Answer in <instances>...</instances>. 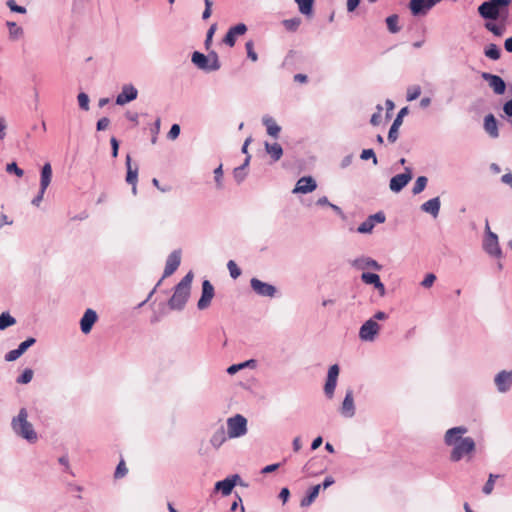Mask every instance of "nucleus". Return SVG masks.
<instances>
[{"mask_svg": "<svg viewBox=\"0 0 512 512\" xmlns=\"http://www.w3.org/2000/svg\"><path fill=\"white\" fill-rule=\"evenodd\" d=\"M265 150L271 156L273 161H278L283 155V149L278 143L270 144L265 142Z\"/></svg>", "mask_w": 512, "mask_h": 512, "instance_id": "nucleus-31", "label": "nucleus"}, {"mask_svg": "<svg viewBox=\"0 0 512 512\" xmlns=\"http://www.w3.org/2000/svg\"><path fill=\"white\" fill-rule=\"evenodd\" d=\"M79 107L84 110H89V97L86 93L81 92L77 96Z\"/></svg>", "mask_w": 512, "mask_h": 512, "instance_id": "nucleus-49", "label": "nucleus"}, {"mask_svg": "<svg viewBox=\"0 0 512 512\" xmlns=\"http://www.w3.org/2000/svg\"><path fill=\"white\" fill-rule=\"evenodd\" d=\"M360 158L362 160H368V159H372L373 160V164L376 165L378 162H377V157L375 155V152L373 149H364L360 155Z\"/></svg>", "mask_w": 512, "mask_h": 512, "instance_id": "nucleus-56", "label": "nucleus"}, {"mask_svg": "<svg viewBox=\"0 0 512 512\" xmlns=\"http://www.w3.org/2000/svg\"><path fill=\"white\" fill-rule=\"evenodd\" d=\"M138 96V90L132 84L123 85L121 92L116 97V104L123 106Z\"/></svg>", "mask_w": 512, "mask_h": 512, "instance_id": "nucleus-16", "label": "nucleus"}, {"mask_svg": "<svg viewBox=\"0 0 512 512\" xmlns=\"http://www.w3.org/2000/svg\"><path fill=\"white\" fill-rule=\"evenodd\" d=\"M494 383L498 392L506 393L512 387V370H502L496 374L494 378Z\"/></svg>", "mask_w": 512, "mask_h": 512, "instance_id": "nucleus-14", "label": "nucleus"}, {"mask_svg": "<svg viewBox=\"0 0 512 512\" xmlns=\"http://www.w3.org/2000/svg\"><path fill=\"white\" fill-rule=\"evenodd\" d=\"M180 131H181V128L178 124H173L169 130V132L167 133V138L169 140H175L178 138L179 134H180Z\"/></svg>", "mask_w": 512, "mask_h": 512, "instance_id": "nucleus-59", "label": "nucleus"}, {"mask_svg": "<svg viewBox=\"0 0 512 512\" xmlns=\"http://www.w3.org/2000/svg\"><path fill=\"white\" fill-rule=\"evenodd\" d=\"M379 331L380 325L374 319H369L360 327L359 337L363 341H373Z\"/></svg>", "mask_w": 512, "mask_h": 512, "instance_id": "nucleus-9", "label": "nucleus"}, {"mask_svg": "<svg viewBox=\"0 0 512 512\" xmlns=\"http://www.w3.org/2000/svg\"><path fill=\"white\" fill-rule=\"evenodd\" d=\"M436 280V276L435 274L433 273H428L425 278L423 279V281L421 282V285L424 287V288H430L434 282Z\"/></svg>", "mask_w": 512, "mask_h": 512, "instance_id": "nucleus-61", "label": "nucleus"}, {"mask_svg": "<svg viewBox=\"0 0 512 512\" xmlns=\"http://www.w3.org/2000/svg\"><path fill=\"white\" fill-rule=\"evenodd\" d=\"M215 31H216V24H212L207 31L206 39L204 42L206 50H208L212 44V38H213Z\"/></svg>", "mask_w": 512, "mask_h": 512, "instance_id": "nucleus-57", "label": "nucleus"}, {"mask_svg": "<svg viewBox=\"0 0 512 512\" xmlns=\"http://www.w3.org/2000/svg\"><path fill=\"white\" fill-rule=\"evenodd\" d=\"M52 178V168L50 163H45L41 169L40 187L42 192H45L50 185Z\"/></svg>", "mask_w": 512, "mask_h": 512, "instance_id": "nucleus-29", "label": "nucleus"}, {"mask_svg": "<svg viewBox=\"0 0 512 512\" xmlns=\"http://www.w3.org/2000/svg\"><path fill=\"white\" fill-rule=\"evenodd\" d=\"M361 280L365 284L374 286L380 280V276L376 273L363 272L361 274Z\"/></svg>", "mask_w": 512, "mask_h": 512, "instance_id": "nucleus-40", "label": "nucleus"}, {"mask_svg": "<svg viewBox=\"0 0 512 512\" xmlns=\"http://www.w3.org/2000/svg\"><path fill=\"white\" fill-rule=\"evenodd\" d=\"M351 265L357 270L373 269L380 271L382 269V265H380L376 260L366 256L354 259L351 262Z\"/></svg>", "mask_w": 512, "mask_h": 512, "instance_id": "nucleus-21", "label": "nucleus"}, {"mask_svg": "<svg viewBox=\"0 0 512 512\" xmlns=\"http://www.w3.org/2000/svg\"><path fill=\"white\" fill-rule=\"evenodd\" d=\"M262 123L266 126L267 133L270 136L278 138L279 133L281 131V127L276 123V121L272 117L265 115L262 118Z\"/></svg>", "mask_w": 512, "mask_h": 512, "instance_id": "nucleus-28", "label": "nucleus"}, {"mask_svg": "<svg viewBox=\"0 0 512 512\" xmlns=\"http://www.w3.org/2000/svg\"><path fill=\"white\" fill-rule=\"evenodd\" d=\"M243 485L241 477L238 474H233L231 476L226 477L225 479L218 481L215 483L214 491L220 492L223 496H228L231 494L233 488L237 485Z\"/></svg>", "mask_w": 512, "mask_h": 512, "instance_id": "nucleus-6", "label": "nucleus"}, {"mask_svg": "<svg viewBox=\"0 0 512 512\" xmlns=\"http://www.w3.org/2000/svg\"><path fill=\"white\" fill-rule=\"evenodd\" d=\"M339 366L334 364L329 367L326 383L324 386V393L327 398L331 399L334 395V391L337 385V379L339 375Z\"/></svg>", "mask_w": 512, "mask_h": 512, "instance_id": "nucleus-13", "label": "nucleus"}, {"mask_svg": "<svg viewBox=\"0 0 512 512\" xmlns=\"http://www.w3.org/2000/svg\"><path fill=\"white\" fill-rule=\"evenodd\" d=\"M7 6L9 7V9L12 12H16V13H20V14H25L26 13V8L24 6L17 5L14 0H8L7 1Z\"/></svg>", "mask_w": 512, "mask_h": 512, "instance_id": "nucleus-58", "label": "nucleus"}, {"mask_svg": "<svg viewBox=\"0 0 512 512\" xmlns=\"http://www.w3.org/2000/svg\"><path fill=\"white\" fill-rule=\"evenodd\" d=\"M255 363V360H248V361H245L243 363H239V364H233L231 366L228 367L227 369V372L230 374V375H233L235 374L236 372H238L239 370L245 368V367H249L251 366L252 364Z\"/></svg>", "mask_w": 512, "mask_h": 512, "instance_id": "nucleus-43", "label": "nucleus"}, {"mask_svg": "<svg viewBox=\"0 0 512 512\" xmlns=\"http://www.w3.org/2000/svg\"><path fill=\"white\" fill-rule=\"evenodd\" d=\"M11 427L13 432L29 443H35L38 439V435L33 428V425L28 421V412L26 408H21L18 415L13 417L11 421Z\"/></svg>", "mask_w": 512, "mask_h": 512, "instance_id": "nucleus-3", "label": "nucleus"}, {"mask_svg": "<svg viewBox=\"0 0 512 512\" xmlns=\"http://www.w3.org/2000/svg\"><path fill=\"white\" fill-rule=\"evenodd\" d=\"M485 238L483 241V248L489 255L493 257H501L502 256V250L499 246L498 242V236L490 230L489 222L486 220L485 225Z\"/></svg>", "mask_w": 512, "mask_h": 512, "instance_id": "nucleus-5", "label": "nucleus"}, {"mask_svg": "<svg viewBox=\"0 0 512 512\" xmlns=\"http://www.w3.org/2000/svg\"><path fill=\"white\" fill-rule=\"evenodd\" d=\"M428 179L425 176H419L412 188V193L414 195L420 194L427 186Z\"/></svg>", "mask_w": 512, "mask_h": 512, "instance_id": "nucleus-39", "label": "nucleus"}, {"mask_svg": "<svg viewBox=\"0 0 512 512\" xmlns=\"http://www.w3.org/2000/svg\"><path fill=\"white\" fill-rule=\"evenodd\" d=\"M412 177V169L410 167H406L403 173L397 174L390 179V190L394 193H399L412 180Z\"/></svg>", "mask_w": 512, "mask_h": 512, "instance_id": "nucleus-7", "label": "nucleus"}, {"mask_svg": "<svg viewBox=\"0 0 512 512\" xmlns=\"http://www.w3.org/2000/svg\"><path fill=\"white\" fill-rule=\"evenodd\" d=\"M320 489H321V485H315V486L311 487L308 490L307 495L302 498V500L300 502V506L301 507L310 506L315 501L317 496L319 495Z\"/></svg>", "mask_w": 512, "mask_h": 512, "instance_id": "nucleus-30", "label": "nucleus"}, {"mask_svg": "<svg viewBox=\"0 0 512 512\" xmlns=\"http://www.w3.org/2000/svg\"><path fill=\"white\" fill-rule=\"evenodd\" d=\"M181 263V251L180 250H174L170 255L168 256L166 260V265L164 269V273L162 276V280L166 277L171 276L180 266Z\"/></svg>", "mask_w": 512, "mask_h": 512, "instance_id": "nucleus-19", "label": "nucleus"}, {"mask_svg": "<svg viewBox=\"0 0 512 512\" xmlns=\"http://www.w3.org/2000/svg\"><path fill=\"white\" fill-rule=\"evenodd\" d=\"M381 112H382V106L377 105V112H375L370 119V123L373 126H378L381 122Z\"/></svg>", "mask_w": 512, "mask_h": 512, "instance_id": "nucleus-60", "label": "nucleus"}, {"mask_svg": "<svg viewBox=\"0 0 512 512\" xmlns=\"http://www.w3.org/2000/svg\"><path fill=\"white\" fill-rule=\"evenodd\" d=\"M127 472H128V469L125 465V462H124V460H121L116 467L114 477L116 479L123 478L127 474Z\"/></svg>", "mask_w": 512, "mask_h": 512, "instance_id": "nucleus-51", "label": "nucleus"}, {"mask_svg": "<svg viewBox=\"0 0 512 512\" xmlns=\"http://www.w3.org/2000/svg\"><path fill=\"white\" fill-rule=\"evenodd\" d=\"M440 1L441 0H410L409 9L414 16L425 15Z\"/></svg>", "mask_w": 512, "mask_h": 512, "instance_id": "nucleus-10", "label": "nucleus"}, {"mask_svg": "<svg viewBox=\"0 0 512 512\" xmlns=\"http://www.w3.org/2000/svg\"><path fill=\"white\" fill-rule=\"evenodd\" d=\"M317 188V183L315 181V179L311 176H304V177H301L294 189L292 190V193L293 194H307V193H310V192H313L315 189Z\"/></svg>", "mask_w": 512, "mask_h": 512, "instance_id": "nucleus-17", "label": "nucleus"}, {"mask_svg": "<svg viewBox=\"0 0 512 512\" xmlns=\"http://www.w3.org/2000/svg\"><path fill=\"white\" fill-rule=\"evenodd\" d=\"M160 125H161V120H160V118H157L156 121L154 122L153 127L151 128V132L153 134V137L151 139L152 144H155L157 141V135L160 131Z\"/></svg>", "mask_w": 512, "mask_h": 512, "instance_id": "nucleus-62", "label": "nucleus"}, {"mask_svg": "<svg viewBox=\"0 0 512 512\" xmlns=\"http://www.w3.org/2000/svg\"><path fill=\"white\" fill-rule=\"evenodd\" d=\"M246 32L247 26L244 23H238L237 25L229 28L223 38V43L229 47H233L236 43L237 37L244 35Z\"/></svg>", "mask_w": 512, "mask_h": 512, "instance_id": "nucleus-18", "label": "nucleus"}, {"mask_svg": "<svg viewBox=\"0 0 512 512\" xmlns=\"http://www.w3.org/2000/svg\"><path fill=\"white\" fill-rule=\"evenodd\" d=\"M35 343L36 339L34 337H29L25 341L21 342L16 349L23 355Z\"/></svg>", "mask_w": 512, "mask_h": 512, "instance_id": "nucleus-47", "label": "nucleus"}, {"mask_svg": "<svg viewBox=\"0 0 512 512\" xmlns=\"http://www.w3.org/2000/svg\"><path fill=\"white\" fill-rule=\"evenodd\" d=\"M485 28L498 37L502 36L504 33V26H499L491 22H487Z\"/></svg>", "mask_w": 512, "mask_h": 512, "instance_id": "nucleus-48", "label": "nucleus"}, {"mask_svg": "<svg viewBox=\"0 0 512 512\" xmlns=\"http://www.w3.org/2000/svg\"><path fill=\"white\" fill-rule=\"evenodd\" d=\"M399 17L397 14L390 15L386 18V24L389 32L395 34L400 31V26L398 25Z\"/></svg>", "mask_w": 512, "mask_h": 512, "instance_id": "nucleus-35", "label": "nucleus"}, {"mask_svg": "<svg viewBox=\"0 0 512 512\" xmlns=\"http://www.w3.org/2000/svg\"><path fill=\"white\" fill-rule=\"evenodd\" d=\"M245 48H246V51H247L248 58L251 59L253 62L257 61L258 60V55L254 51V43H253L252 40L246 42Z\"/></svg>", "mask_w": 512, "mask_h": 512, "instance_id": "nucleus-52", "label": "nucleus"}, {"mask_svg": "<svg viewBox=\"0 0 512 512\" xmlns=\"http://www.w3.org/2000/svg\"><path fill=\"white\" fill-rule=\"evenodd\" d=\"M233 176H234V179L236 180V182L238 184H240L241 182L244 181V179L246 178L247 176V173L245 170H243V167H236L234 170H233Z\"/></svg>", "mask_w": 512, "mask_h": 512, "instance_id": "nucleus-54", "label": "nucleus"}, {"mask_svg": "<svg viewBox=\"0 0 512 512\" xmlns=\"http://www.w3.org/2000/svg\"><path fill=\"white\" fill-rule=\"evenodd\" d=\"M441 202L439 197H434L421 205V210L436 218L439 215Z\"/></svg>", "mask_w": 512, "mask_h": 512, "instance_id": "nucleus-26", "label": "nucleus"}, {"mask_svg": "<svg viewBox=\"0 0 512 512\" xmlns=\"http://www.w3.org/2000/svg\"><path fill=\"white\" fill-rule=\"evenodd\" d=\"M214 181L216 184V188L218 190L223 189V168L222 164H220L217 168L214 169Z\"/></svg>", "mask_w": 512, "mask_h": 512, "instance_id": "nucleus-42", "label": "nucleus"}, {"mask_svg": "<svg viewBox=\"0 0 512 512\" xmlns=\"http://www.w3.org/2000/svg\"><path fill=\"white\" fill-rule=\"evenodd\" d=\"M207 56L209 57L212 69L215 71L219 70L221 68V63L219 61L218 54L215 51H211Z\"/></svg>", "mask_w": 512, "mask_h": 512, "instance_id": "nucleus-50", "label": "nucleus"}, {"mask_svg": "<svg viewBox=\"0 0 512 512\" xmlns=\"http://www.w3.org/2000/svg\"><path fill=\"white\" fill-rule=\"evenodd\" d=\"M498 478V475L490 474L487 482L483 486V493L489 495L492 493L494 489L495 479Z\"/></svg>", "mask_w": 512, "mask_h": 512, "instance_id": "nucleus-45", "label": "nucleus"}, {"mask_svg": "<svg viewBox=\"0 0 512 512\" xmlns=\"http://www.w3.org/2000/svg\"><path fill=\"white\" fill-rule=\"evenodd\" d=\"M110 124V120L109 118L107 117H102L100 118L98 121H97V124H96V129L98 131H103L105 130Z\"/></svg>", "mask_w": 512, "mask_h": 512, "instance_id": "nucleus-64", "label": "nucleus"}, {"mask_svg": "<svg viewBox=\"0 0 512 512\" xmlns=\"http://www.w3.org/2000/svg\"><path fill=\"white\" fill-rule=\"evenodd\" d=\"M282 24L287 31L295 32L301 24V18L294 17L291 19H285L282 21Z\"/></svg>", "mask_w": 512, "mask_h": 512, "instance_id": "nucleus-38", "label": "nucleus"}, {"mask_svg": "<svg viewBox=\"0 0 512 512\" xmlns=\"http://www.w3.org/2000/svg\"><path fill=\"white\" fill-rule=\"evenodd\" d=\"M299 8V12L305 16H312L314 0H294Z\"/></svg>", "mask_w": 512, "mask_h": 512, "instance_id": "nucleus-32", "label": "nucleus"}, {"mask_svg": "<svg viewBox=\"0 0 512 512\" xmlns=\"http://www.w3.org/2000/svg\"><path fill=\"white\" fill-rule=\"evenodd\" d=\"M484 129L492 138H497L499 136L498 122L493 114L485 116Z\"/></svg>", "mask_w": 512, "mask_h": 512, "instance_id": "nucleus-27", "label": "nucleus"}, {"mask_svg": "<svg viewBox=\"0 0 512 512\" xmlns=\"http://www.w3.org/2000/svg\"><path fill=\"white\" fill-rule=\"evenodd\" d=\"M480 16L487 20H497L500 15V10L496 7L492 0L483 2L478 7Z\"/></svg>", "mask_w": 512, "mask_h": 512, "instance_id": "nucleus-20", "label": "nucleus"}, {"mask_svg": "<svg viewBox=\"0 0 512 512\" xmlns=\"http://www.w3.org/2000/svg\"><path fill=\"white\" fill-rule=\"evenodd\" d=\"M225 441L226 434L223 428L217 430L210 439L211 445L215 448H219Z\"/></svg>", "mask_w": 512, "mask_h": 512, "instance_id": "nucleus-33", "label": "nucleus"}, {"mask_svg": "<svg viewBox=\"0 0 512 512\" xmlns=\"http://www.w3.org/2000/svg\"><path fill=\"white\" fill-rule=\"evenodd\" d=\"M16 323V319L11 316L8 312H3L0 315V330H5L8 327L14 325Z\"/></svg>", "mask_w": 512, "mask_h": 512, "instance_id": "nucleus-37", "label": "nucleus"}, {"mask_svg": "<svg viewBox=\"0 0 512 512\" xmlns=\"http://www.w3.org/2000/svg\"><path fill=\"white\" fill-rule=\"evenodd\" d=\"M214 294L215 291L211 282L209 280H204L202 282V294L200 299L198 300L197 308L199 310L207 309L211 304Z\"/></svg>", "mask_w": 512, "mask_h": 512, "instance_id": "nucleus-12", "label": "nucleus"}, {"mask_svg": "<svg viewBox=\"0 0 512 512\" xmlns=\"http://www.w3.org/2000/svg\"><path fill=\"white\" fill-rule=\"evenodd\" d=\"M251 289L259 296L273 298L276 296L277 288L269 283L263 282L258 278L250 280Z\"/></svg>", "mask_w": 512, "mask_h": 512, "instance_id": "nucleus-8", "label": "nucleus"}, {"mask_svg": "<svg viewBox=\"0 0 512 512\" xmlns=\"http://www.w3.org/2000/svg\"><path fill=\"white\" fill-rule=\"evenodd\" d=\"M191 61L197 68L205 72L214 71L209 61V57L199 51H195L192 53Z\"/></svg>", "mask_w": 512, "mask_h": 512, "instance_id": "nucleus-25", "label": "nucleus"}, {"mask_svg": "<svg viewBox=\"0 0 512 512\" xmlns=\"http://www.w3.org/2000/svg\"><path fill=\"white\" fill-rule=\"evenodd\" d=\"M227 430L229 438H238L247 433V419L237 414L227 420Z\"/></svg>", "mask_w": 512, "mask_h": 512, "instance_id": "nucleus-4", "label": "nucleus"}, {"mask_svg": "<svg viewBox=\"0 0 512 512\" xmlns=\"http://www.w3.org/2000/svg\"><path fill=\"white\" fill-rule=\"evenodd\" d=\"M468 432L465 426H456L446 431L444 435V443L446 446L452 447L450 452V461L459 462L467 457L471 458L476 450V443L471 437H463Z\"/></svg>", "mask_w": 512, "mask_h": 512, "instance_id": "nucleus-1", "label": "nucleus"}, {"mask_svg": "<svg viewBox=\"0 0 512 512\" xmlns=\"http://www.w3.org/2000/svg\"><path fill=\"white\" fill-rule=\"evenodd\" d=\"M126 168H127V174H126V182L130 185H132V193L136 195L137 193V180H138V166L136 165L134 168L131 164V157L128 154L126 156Z\"/></svg>", "mask_w": 512, "mask_h": 512, "instance_id": "nucleus-24", "label": "nucleus"}, {"mask_svg": "<svg viewBox=\"0 0 512 512\" xmlns=\"http://www.w3.org/2000/svg\"><path fill=\"white\" fill-rule=\"evenodd\" d=\"M20 356H22L21 352L17 349L11 350L5 354V360L8 362L16 361Z\"/></svg>", "mask_w": 512, "mask_h": 512, "instance_id": "nucleus-63", "label": "nucleus"}, {"mask_svg": "<svg viewBox=\"0 0 512 512\" xmlns=\"http://www.w3.org/2000/svg\"><path fill=\"white\" fill-rule=\"evenodd\" d=\"M421 94V87L418 85L411 86L407 89V101L416 100Z\"/></svg>", "mask_w": 512, "mask_h": 512, "instance_id": "nucleus-44", "label": "nucleus"}, {"mask_svg": "<svg viewBox=\"0 0 512 512\" xmlns=\"http://www.w3.org/2000/svg\"><path fill=\"white\" fill-rule=\"evenodd\" d=\"M401 125V120L395 118L388 132L387 139L389 142L394 143L398 139V129Z\"/></svg>", "mask_w": 512, "mask_h": 512, "instance_id": "nucleus-36", "label": "nucleus"}, {"mask_svg": "<svg viewBox=\"0 0 512 512\" xmlns=\"http://www.w3.org/2000/svg\"><path fill=\"white\" fill-rule=\"evenodd\" d=\"M6 171L8 173H14L18 177H22L23 174H24V171L21 168L18 167L16 162L8 163L7 166H6Z\"/></svg>", "mask_w": 512, "mask_h": 512, "instance_id": "nucleus-55", "label": "nucleus"}, {"mask_svg": "<svg viewBox=\"0 0 512 512\" xmlns=\"http://www.w3.org/2000/svg\"><path fill=\"white\" fill-rule=\"evenodd\" d=\"M33 374L34 372L31 368H26L24 369L22 374L16 379V382L18 384H28L29 382H31Z\"/></svg>", "mask_w": 512, "mask_h": 512, "instance_id": "nucleus-41", "label": "nucleus"}, {"mask_svg": "<svg viewBox=\"0 0 512 512\" xmlns=\"http://www.w3.org/2000/svg\"><path fill=\"white\" fill-rule=\"evenodd\" d=\"M385 220V213L383 211H379L368 216V218L358 226L357 232L361 234L371 233L376 223H384Z\"/></svg>", "mask_w": 512, "mask_h": 512, "instance_id": "nucleus-11", "label": "nucleus"}, {"mask_svg": "<svg viewBox=\"0 0 512 512\" xmlns=\"http://www.w3.org/2000/svg\"><path fill=\"white\" fill-rule=\"evenodd\" d=\"M227 268L229 270L230 276L233 279H237L241 275V269L233 260H229L227 263Z\"/></svg>", "mask_w": 512, "mask_h": 512, "instance_id": "nucleus-46", "label": "nucleus"}, {"mask_svg": "<svg viewBox=\"0 0 512 512\" xmlns=\"http://www.w3.org/2000/svg\"><path fill=\"white\" fill-rule=\"evenodd\" d=\"M7 26L9 27V33L12 37L17 38L23 34V29L15 22H7Z\"/></svg>", "mask_w": 512, "mask_h": 512, "instance_id": "nucleus-53", "label": "nucleus"}, {"mask_svg": "<svg viewBox=\"0 0 512 512\" xmlns=\"http://www.w3.org/2000/svg\"><path fill=\"white\" fill-rule=\"evenodd\" d=\"M193 272L189 271L181 281L175 286L174 293L168 301V306L172 310H182L190 296Z\"/></svg>", "mask_w": 512, "mask_h": 512, "instance_id": "nucleus-2", "label": "nucleus"}, {"mask_svg": "<svg viewBox=\"0 0 512 512\" xmlns=\"http://www.w3.org/2000/svg\"><path fill=\"white\" fill-rule=\"evenodd\" d=\"M340 413L346 418H351L355 415L353 391L351 389L346 391L342 406L340 408Z\"/></svg>", "mask_w": 512, "mask_h": 512, "instance_id": "nucleus-23", "label": "nucleus"}, {"mask_svg": "<svg viewBox=\"0 0 512 512\" xmlns=\"http://www.w3.org/2000/svg\"><path fill=\"white\" fill-rule=\"evenodd\" d=\"M484 54L492 60H498L501 56V50L496 44H489L485 47Z\"/></svg>", "mask_w": 512, "mask_h": 512, "instance_id": "nucleus-34", "label": "nucleus"}, {"mask_svg": "<svg viewBox=\"0 0 512 512\" xmlns=\"http://www.w3.org/2000/svg\"><path fill=\"white\" fill-rule=\"evenodd\" d=\"M97 319V313L93 309H87L80 320L81 331L84 334H88L92 330V327Z\"/></svg>", "mask_w": 512, "mask_h": 512, "instance_id": "nucleus-22", "label": "nucleus"}, {"mask_svg": "<svg viewBox=\"0 0 512 512\" xmlns=\"http://www.w3.org/2000/svg\"><path fill=\"white\" fill-rule=\"evenodd\" d=\"M481 77L488 82L495 94L502 95L505 93L506 83L500 76L483 72Z\"/></svg>", "mask_w": 512, "mask_h": 512, "instance_id": "nucleus-15", "label": "nucleus"}]
</instances>
